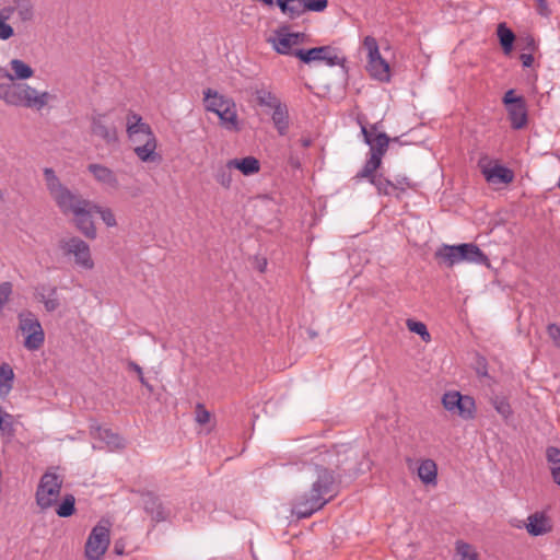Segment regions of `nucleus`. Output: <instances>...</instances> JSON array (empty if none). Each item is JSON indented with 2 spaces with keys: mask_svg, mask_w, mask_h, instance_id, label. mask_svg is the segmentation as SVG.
Segmentation results:
<instances>
[{
  "mask_svg": "<svg viewBox=\"0 0 560 560\" xmlns=\"http://www.w3.org/2000/svg\"><path fill=\"white\" fill-rule=\"evenodd\" d=\"M230 161L234 170H238L245 176L257 174L260 171V163L255 156L232 159Z\"/></svg>",
  "mask_w": 560,
  "mask_h": 560,
  "instance_id": "31",
  "label": "nucleus"
},
{
  "mask_svg": "<svg viewBox=\"0 0 560 560\" xmlns=\"http://www.w3.org/2000/svg\"><path fill=\"white\" fill-rule=\"evenodd\" d=\"M75 512V498L72 494L63 497L62 501L58 504L56 513L59 517H69Z\"/></svg>",
  "mask_w": 560,
  "mask_h": 560,
  "instance_id": "40",
  "label": "nucleus"
},
{
  "mask_svg": "<svg viewBox=\"0 0 560 560\" xmlns=\"http://www.w3.org/2000/svg\"><path fill=\"white\" fill-rule=\"evenodd\" d=\"M305 11L322 12L327 8V0H301Z\"/></svg>",
  "mask_w": 560,
  "mask_h": 560,
  "instance_id": "45",
  "label": "nucleus"
},
{
  "mask_svg": "<svg viewBox=\"0 0 560 560\" xmlns=\"http://www.w3.org/2000/svg\"><path fill=\"white\" fill-rule=\"evenodd\" d=\"M266 265H267V262H266V261H264V264H262V265H260L259 270H260L261 272L265 270Z\"/></svg>",
  "mask_w": 560,
  "mask_h": 560,
  "instance_id": "57",
  "label": "nucleus"
},
{
  "mask_svg": "<svg viewBox=\"0 0 560 560\" xmlns=\"http://www.w3.org/2000/svg\"><path fill=\"white\" fill-rule=\"evenodd\" d=\"M407 328L421 337V339L425 342H429L431 336L428 331L427 326L422 322H418L415 319H407L406 322Z\"/></svg>",
  "mask_w": 560,
  "mask_h": 560,
  "instance_id": "42",
  "label": "nucleus"
},
{
  "mask_svg": "<svg viewBox=\"0 0 560 560\" xmlns=\"http://www.w3.org/2000/svg\"><path fill=\"white\" fill-rule=\"evenodd\" d=\"M459 254V262L488 265L489 258L487 255L474 243H463L457 245Z\"/></svg>",
  "mask_w": 560,
  "mask_h": 560,
  "instance_id": "20",
  "label": "nucleus"
},
{
  "mask_svg": "<svg viewBox=\"0 0 560 560\" xmlns=\"http://www.w3.org/2000/svg\"><path fill=\"white\" fill-rule=\"evenodd\" d=\"M444 409L457 415L463 420H471L476 416V401L469 395H462L457 390H448L442 396Z\"/></svg>",
  "mask_w": 560,
  "mask_h": 560,
  "instance_id": "9",
  "label": "nucleus"
},
{
  "mask_svg": "<svg viewBox=\"0 0 560 560\" xmlns=\"http://www.w3.org/2000/svg\"><path fill=\"white\" fill-rule=\"evenodd\" d=\"M294 56L306 65L316 62L334 67L340 62V59L336 54V49L330 46H320L310 49H296Z\"/></svg>",
  "mask_w": 560,
  "mask_h": 560,
  "instance_id": "14",
  "label": "nucleus"
},
{
  "mask_svg": "<svg viewBox=\"0 0 560 560\" xmlns=\"http://www.w3.org/2000/svg\"><path fill=\"white\" fill-rule=\"evenodd\" d=\"M12 416L8 412H3L0 416V432L7 433L9 435L13 434V424H12Z\"/></svg>",
  "mask_w": 560,
  "mask_h": 560,
  "instance_id": "48",
  "label": "nucleus"
},
{
  "mask_svg": "<svg viewBox=\"0 0 560 560\" xmlns=\"http://www.w3.org/2000/svg\"><path fill=\"white\" fill-rule=\"evenodd\" d=\"M271 121L280 136H285L290 129L289 108L285 103H281L271 109Z\"/></svg>",
  "mask_w": 560,
  "mask_h": 560,
  "instance_id": "25",
  "label": "nucleus"
},
{
  "mask_svg": "<svg viewBox=\"0 0 560 560\" xmlns=\"http://www.w3.org/2000/svg\"><path fill=\"white\" fill-rule=\"evenodd\" d=\"M211 415L210 412L205 408L202 404H197L196 406V421L199 424H206L210 421Z\"/></svg>",
  "mask_w": 560,
  "mask_h": 560,
  "instance_id": "50",
  "label": "nucleus"
},
{
  "mask_svg": "<svg viewBox=\"0 0 560 560\" xmlns=\"http://www.w3.org/2000/svg\"><path fill=\"white\" fill-rule=\"evenodd\" d=\"M14 371L12 366L3 362L0 365V398L4 399L8 397L13 388L14 383Z\"/></svg>",
  "mask_w": 560,
  "mask_h": 560,
  "instance_id": "29",
  "label": "nucleus"
},
{
  "mask_svg": "<svg viewBox=\"0 0 560 560\" xmlns=\"http://www.w3.org/2000/svg\"><path fill=\"white\" fill-rule=\"evenodd\" d=\"M277 4L290 18H296L305 11L301 0H277Z\"/></svg>",
  "mask_w": 560,
  "mask_h": 560,
  "instance_id": "38",
  "label": "nucleus"
},
{
  "mask_svg": "<svg viewBox=\"0 0 560 560\" xmlns=\"http://www.w3.org/2000/svg\"><path fill=\"white\" fill-rule=\"evenodd\" d=\"M233 165L229 160L226 163L218 164L214 172V180L224 189H230L233 183Z\"/></svg>",
  "mask_w": 560,
  "mask_h": 560,
  "instance_id": "30",
  "label": "nucleus"
},
{
  "mask_svg": "<svg viewBox=\"0 0 560 560\" xmlns=\"http://www.w3.org/2000/svg\"><path fill=\"white\" fill-rule=\"evenodd\" d=\"M44 177L50 196L65 215H71L79 208L89 206L88 199L72 192L60 183L52 168L46 167Z\"/></svg>",
  "mask_w": 560,
  "mask_h": 560,
  "instance_id": "4",
  "label": "nucleus"
},
{
  "mask_svg": "<svg viewBox=\"0 0 560 560\" xmlns=\"http://www.w3.org/2000/svg\"><path fill=\"white\" fill-rule=\"evenodd\" d=\"M4 411L2 410V408L0 407V416L3 413Z\"/></svg>",
  "mask_w": 560,
  "mask_h": 560,
  "instance_id": "58",
  "label": "nucleus"
},
{
  "mask_svg": "<svg viewBox=\"0 0 560 560\" xmlns=\"http://www.w3.org/2000/svg\"><path fill=\"white\" fill-rule=\"evenodd\" d=\"M361 133L364 137L365 143L370 145V154H375L382 159L389 143L387 135L381 132L373 136L372 130H369L363 124H361Z\"/></svg>",
  "mask_w": 560,
  "mask_h": 560,
  "instance_id": "19",
  "label": "nucleus"
},
{
  "mask_svg": "<svg viewBox=\"0 0 560 560\" xmlns=\"http://www.w3.org/2000/svg\"><path fill=\"white\" fill-rule=\"evenodd\" d=\"M482 174L492 184H510L514 179L513 172L499 164L483 166Z\"/></svg>",
  "mask_w": 560,
  "mask_h": 560,
  "instance_id": "23",
  "label": "nucleus"
},
{
  "mask_svg": "<svg viewBox=\"0 0 560 560\" xmlns=\"http://www.w3.org/2000/svg\"><path fill=\"white\" fill-rule=\"evenodd\" d=\"M110 544V530L108 524L95 525L85 542L84 553L89 560H101Z\"/></svg>",
  "mask_w": 560,
  "mask_h": 560,
  "instance_id": "11",
  "label": "nucleus"
},
{
  "mask_svg": "<svg viewBox=\"0 0 560 560\" xmlns=\"http://www.w3.org/2000/svg\"><path fill=\"white\" fill-rule=\"evenodd\" d=\"M457 245H447L443 244L435 252V258L440 264L451 268L459 262V254H458Z\"/></svg>",
  "mask_w": 560,
  "mask_h": 560,
  "instance_id": "27",
  "label": "nucleus"
},
{
  "mask_svg": "<svg viewBox=\"0 0 560 560\" xmlns=\"http://www.w3.org/2000/svg\"><path fill=\"white\" fill-rule=\"evenodd\" d=\"M300 143H301V145H302L303 148H308V147H311V145H312L313 141H312V139H311V138H308V137H304V138H301V139H300Z\"/></svg>",
  "mask_w": 560,
  "mask_h": 560,
  "instance_id": "55",
  "label": "nucleus"
},
{
  "mask_svg": "<svg viewBox=\"0 0 560 560\" xmlns=\"http://www.w3.org/2000/svg\"><path fill=\"white\" fill-rule=\"evenodd\" d=\"M203 104L207 112L214 113L219 117L220 126L226 131L238 132L242 129L236 104L231 97L207 89L203 91Z\"/></svg>",
  "mask_w": 560,
  "mask_h": 560,
  "instance_id": "3",
  "label": "nucleus"
},
{
  "mask_svg": "<svg viewBox=\"0 0 560 560\" xmlns=\"http://www.w3.org/2000/svg\"><path fill=\"white\" fill-rule=\"evenodd\" d=\"M60 248L66 255L74 257V262L82 269L91 270L94 261L91 256L90 246L79 237H70L60 242Z\"/></svg>",
  "mask_w": 560,
  "mask_h": 560,
  "instance_id": "13",
  "label": "nucleus"
},
{
  "mask_svg": "<svg viewBox=\"0 0 560 560\" xmlns=\"http://www.w3.org/2000/svg\"><path fill=\"white\" fill-rule=\"evenodd\" d=\"M418 477L425 485H435L438 477V466L432 459H423L418 467Z\"/></svg>",
  "mask_w": 560,
  "mask_h": 560,
  "instance_id": "32",
  "label": "nucleus"
},
{
  "mask_svg": "<svg viewBox=\"0 0 560 560\" xmlns=\"http://www.w3.org/2000/svg\"><path fill=\"white\" fill-rule=\"evenodd\" d=\"M13 98V83H0V101H3L7 105H12Z\"/></svg>",
  "mask_w": 560,
  "mask_h": 560,
  "instance_id": "46",
  "label": "nucleus"
},
{
  "mask_svg": "<svg viewBox=\"0 0 560 560\" xmlns=\"http://www.w3.org/2000/svg\"><path fill=\"white\" fill-rule=\"evenodd\" d=\"M128 368H129L130 370L135 371V372L138 374V376H141L142 369H141V366H140L139 364H137V363H136V362H133V361H130V362L128 363Z\"/></svg>",
  "mask_w": 560,
  "mask_h": 560,
  "instance_id": "53",
  "label": "nucleus"
},
{
  "mask_svg": "<svg viewBox=\"0 0 560 560\" xmlns=\"http://www.w3.org/2000/svg\"><path fill=\"white\" fill-rule=\"evenodd\" d=\"M520 59L522 61L523 67L529 68L533 66L534 57L530 52L529 54H521Z\"/></svg>",
  "mask_w": 560,
  "mask_h": 560,
  "instance_id": "51",
  "label": "nucleus"
},
{
  "mask_svg": "<svg viewBox=\"0 0 560 560\" xmlns=\"http://www.w3.org/2000/svg\"><path fill=\"white\" fill-rule=\"evenodd\" d=\"M526 40H527V49L534 50L536 47L535 40L532 37H527Z\"/></svg>",
  "mask_w": 560,
  "mask_h": 560,
  "instance_id": "56",
  "label": "nucleus"
},
{
  "mask_svg": "<svg viewBox=\"0 0 560 560\" xmlns=\"http://www.w3.org/2000/svg\"><path fill=\"white\" fill-rule=\"evenodd\" d=\"M143 505L145 512L149 513L155 522H161L166 518V514L156 497L147 494L143 499Z\"/></svg>",
  "mask_w": 560,
  "mask_h": 560,
  "instance_id": "35",
  "label": "nucleus"
},
{
  "mask_svg": "<svg viewBox=\"0 0 560 560\" xmlns=\"http://www.w3.org/2000/svg\"><path fill=\"white\" fill-rule=\"evenodd\" d=\"M254 95L259 106L268 107L270 110L282 103L281 100L272 91L264 86L256 88Z\"/></svg>",
  "mask_w": 560,
  "mask_h": 560,
  "instance_id": "33",
  "label": "nucleus"
},
{
  "mask_svg": "<svg viewBox=\"0 0 560 560\" xmlns=\"http://www.w3.org/2000/svg\"><path fill=\"white\" fill-rule=\"evenodd\" d=\"M382 164V159L376 156L375 154H370V158L363 165L362 170L355 175V179H368L370 183L373 180V177H377L376 171L380 168Z\"/></svg>",
  "mask_w": 560,
  "mask_h": 560,
  "instance_id": "34",
  "label": "nucleus"
},
{
  "mask_svg": "<svg viewBox=\"0 0 560 560\" xmlns=\"http://www.w3.org/2000/svg\"><path fill=\"white\" fill-rule=\"evenodd\" d=\"M304 33H291L288 27H281L275 32V35L269 39L275 50L281 55H292L296 49L294 46L304 42Z\"/></svg>",
  "mask_w": 560,
  "mask_h": 560,
  "instance_id": "15",
  "label": "nucleus"
},
{
  "mask_svg": "<svg viewBox=\"0 0 560 560\" xmlns=\"http://www.w3.org/2000/svg\"><path fill=\"white\" fill-rule=\"evenodd\" d=\"M340 465L335 448L319 450L312 457L310 469L316 475L308 492L296 497L292 504V514L306 518L323 509L336 494V469Z\"/></svg>",
  "mask_w": 560,
  "mask_h": 560,
  "instance_id": "1",
  "label": "nucleus"
},
{
  "mask_svg": "<svg viewBox=\"0 0 560 560\" xmlns=\"http://www.w3.org/2000/svg\"><path fill=\"white\" fill-rule=\"evenodd\" d=\"M91 133L107 145L117 144L119 138L113 112H94L91 116Z\"/></svg>",
  "mask_w": 560,
  "mask_h": 560,
  "instance_id": "10",
  "label": "nucleus"
},
{
  "mask_svg": "<svg viewBox=\"0 0 560 560\" xmlns=\"http://www.w3.org/2000/svg\"><path fill=\"white\" fill-rule=\"evenodd\" d=\"M12 10V16L16 15V21L21 24L33 22L35 18V8L32 0H12V3L4 5Z\"/></svg>",
  "mask_w": 560,
  "mask_h": 560,
  "instance_id": "22",
  "label": "nucleus"
},
{
  "mask_svg": "<svg viewBox=\"0 0 560 560\" xmlns=\"http://www.w3.org/2000/svg\"><path fill=\"white\" fill-rule=\"evenodd\" d=\"M502 103L508 112L509 120L513 129H523L528 122L527 106L523 96H517L513 89L506 91Z\"/></svg>",
  "mask_w": 560,
  "mask_h": 560,
  "instance_id": "12",
  "label": "nucleus"
},
{
  "mask_svg": "<svg viewBox=\"0 0 560 560\" xmlns=\"http://www.w3.org/2000/svg\"><path fill=\"white\" fill-rule=\"evenodd\" d=\"M139 381L140 383L148 388V390L151 393L153 392V387L151 384L148 383V381L145 380V377L143 376V373H141V376H139Z\"/></svg>",
  "mask_w": 560,
  "mask_h": 560,
  "instance_id": "54",
  "label": "nucleus"
},
{
  "mask_svg": "<svg viewBox=\"0 0 560 560\" xmlns=\"http://www.w3.org/2000/svg\"><path fill=\"white\" fill-rule=\"evenodd\" d=\"M95 213L100 214L101 219L106 224V226L114 228L117 225L115 213L110 208L101 207L95 203Z\"/></svg>",
  "mask_w": 560,
  "mask_h": 560,
  "instance_id": "43",
  "label": "nucleus"
},
{
  "mask_svg": "<svg viewBox=\"0 0 560 560\" xmlns=\"http://www.w3.org/2000/svg\"><path fill=\"white\" fill-rule=\"evenodd\" d=\"M452 560H480V553L474 545L458 539L454 544Z\"/></svg>",
  "mask_w": 560,
  "mask_h": 560,
  "instance_id": "28",
  "label": "nucleus"
},
{
  "mask_svg": "<svg viewBox=\"0 0 560 560\" xmlns=\"http://www.w3.org/2000/svg\"><path fill=\"white\" fill-rule=\"evenodd\" d=\"M547 334L556 348H560V326L557 324H549L547 326Z\"/></svg>",
  "mask_w": 560,
  "mask_h": 560,
  "instance_id": "49",
  "label": "nucleus"
},
{
  "mask_svg": "<svg viewBox=\"0 0 560 560\" xmlns=\"http://www.w3.org/2000/svg\"><path fill=\"white\" fill-rule=\"evenodd\" d=\"M492 406L504 420H509L513 415L511 405L505 397H494L492 399Z\"/></svg>",
  "mask_w": 560,
  "mask_h": 560,
  "instance_id": "41",
  "label": "nucleus"
},
{
  "mask_svg": "<svg viewBox=\"0 0 560 560\" xmlns=\"http://www.w3.org/2000/svg\"><path fill=\"white\" fill-rule=\"evenodd\" d=\"M126 133L135 144L133 152L141 162H156L161 159L156 153L158 139L151 126L132 110L126 116Z\"/></svg>",
  "mask_w": 560,
  "mask_h": 560,
  "instance_id": "2",
  "label": "nucleus"
},
{
  "mask_svg": "<svg viewBox=\"0 0 560 560\" xmlns=\"http://www.w3.org/2000/svg\"><path fill=\"white\" fill-rule=\"evenodd\" d=\"M88 171L93 175L94 179L113 189L118 188L119 182L118 178L113 170L109 167L98 164V163H92L88 166Z\"/></svg>",
  "mask_w": 560,
  "mask_h": 560,
  "instance_id": "21",
  "label": "nucleus"
},
{
  "mask_svg": "<svg viewBox=\"0 0 560 560\" xmlns=\"http://www.w3.org/2000/svg\"><path fill=\"white\" fill-rule=\"evenodd\" d=\"M62 477L55 471H46L37 486L35 499L42 511H46L57 504L62 488Z\"/></svg>",
  "mask_w": 560,
  "mask_h": 560,
  "instance_id": "6",
  "label": "nucleus"
},
{
  "mask_svg": "<svg viewBox=\"0 0 560 560\" xmlns=\"http://www.w3.org/2000/svg\"><path fill=\"white\" fill-rule=\"evenodd\" d=\"M546 458L550 467L560 466V448L555 446L547 447Z\"/></svg>",
  "mask_w": 560,
  "mask_h": 560,
  "instance_id": "47",
  "label": "nucleus"
},
{
  "mask_svg": "<svg viewBox=\"0 0 560 560\" xmlns=\"http://www.w3.org/2000/svg\"><path fill=\"white\" fill-rule=\"evenodd\" d=\"M54 101H56V95L48 91H38L34 86L24 82L13 83V98L11 106L25 107L40 112Z\"/></svg>",
  "mask_w": 560,
  "mask_h": 560,
  "instance_id": "5",
  "label": "nucleus"
},
{
  "mask_svg": "<svg viewBox=\"0 0 560 560\" xmlns=\"http://www.w3.org/2000/svg\"><path fill=\"white\" fill-rule=\"evenodd\" d=\"M90 429L92 436L104 442L110 450L124 447V440L112 430L94 424H92Z\"/></svg>",
  "mask_w": 560,
  "mask_h": 560,
  "instance_id": "26",
  "label": "nucleus"
},
{
  "mask_svg": "<svg viewBox=\"0 0 560 560\" xmlns=\"http://www.w3.org/2000/svg\"><path fill=\"white\" fill-rule=\"evenodd\" d=\"M497 35L505 55H509L513 49V43L515 40L514 33L506 27L505 23H500L497 28Z\"/></svg>",
  "mask_w": 560,
  "mask_h": 560,
  "instance_id": "36",
  "label": "nucleus"
},
{
  "mask_svg": "<svg viewBox=\"0 0 560 560\" xmlns=\"http://www.w3.org/2000/svg\"><path fill=\"white\" fill-rule=\"evenodd\" d=\"M12 18L10 8L0 9V40H8L14 35V28L8 23Z\"/></svg>",
  "mask_w": 560,
  "mask_h": 560,
  "instance_id": "37",
  "label": "nucleus"
},
{
  "mask_svg": "<svg viewBox=\"0 0 560 560\" xmlns=\"http://www.w3.org/2000/svg\"><path fill=\"white\" fill-rule=\"evenodd\" d=\"M371 184L376 188L380 195H395L393 180H389L383 174H378L377 177H373Z\"/></svg>",
  "mask_w": 560,
  "mask_h": 560,
  "instance_id": "39",
  "label": "nucleus"
},
{
  "mask_svg": "<svg viewBox=\"0 0 560 560\" xmlns=\"http://www.w3.org/2000/svg\"><path fill=\"white\" fill-rule=\"evenodd\" d=\"M95 213V203L89 200L88 207L79 208L71 215L75 228L88 238L94 240L97 235L96 228L92 219Z\"/></svg>",
  "mask_w": 560,
  "mask_h": 560,
  "instance_id": "17",
  "label": "nucleus"
},
{
  "mask_svg": "<svg viewBox=\"0 0 560 560\" xmlns=\"http://www.w3.org/2000/svg\"><path fill=\"white\" fill-rule=\"evenodd\" d=\"M363 48L366 51V71L369 74L381 82L390 80V67L381 56L377 40L373 36H365Z\"/></svg>",
  "mask_w": 560,
  "mask_h": 560,
  "instance_id": "7",
  "label": "nucleus"
},
{
  "mask_svg": "<svg viewBox=\"0 0 560 560\" xmlns=\"http://www.w3.org/2000/svg\"><path fill=\"white\" fill-rule=\"evenodd\" d=\"M18 318L19 329L24 336V347L30 351L42 348L45 341V332L36 315L27 311L20 313Z\"/></svg>",
  "mask_w": 560,
  "mask_h": 560,
  "instance_id": "8",
  "label": "nucleus"
},
{
  "mask_svg": "<svg viewBox=\"0 0 560 560\" xmlns=\"http://www.w3.org/2000/svg\"><path fill=\"white\" fill-rule=\"evenodd\" d=\"M2 77L8 79L11 83L15 81H25L34 75V69L21 59H11L7 68L0 69Z\"/></svg>",
  "mask_w": 560,
  "mask_h": 560,
  "instance_id": "18",
  "label": "nucleus"
},
{
  "mask_svg": "<svg viewBox=\"0 0 560 560\" xmlns=\"http://www.w3.org/2000/svg\"><path fill=\"white\" fill-rule=\"evenodd\" d=\"M553 481L560 487V466L550 467Z\"/></svg>",
  "mask_w": 560,
  "mask_h": 560,
  "instance_id": "52",
  "label": "nucleus"
},
{
  "mask_svg": "<svg viewBox=\"0 0 560 560\" xmlns=\"http://www.w3.org/2000/svg\"><path fill=\"white\" fill-rule=\"evenodd\" d=\"M517 528H525L533 537L544 536L552 532L553 523L545 511H536L529 514L526 521L515 525Z\"/></svg>",
  "mask_w": 560,
  "mask_h": 560,
  "instance_id": "16",
  "label": "nucleus"
},
{
  "mask_svg": "<svg viewBox=\"0 0 560 560\" xmlns=\"http://www.w3.org/2000/svg\"><path fill=\"white\" fill-rule=\"evenodd\" d=\"M393 184H394L396 197H399V195L401 192H405L407 189L412 188V184H411L410 179L405 175L396 176Z\"/></svg>",
  "mask_w": 560,
  "mask_h": 560,
  "instance_id": "44",
  "label": "nucleus"
},
{
  "mask_svg": "<svg viewBox=\"0 0 560 560\" xmlns=\"http://www.w3.org/2000/svg\"><path fill=\"white\" fill-rule=\"evenodd\" d=\"M35 296L44 304L47 312H54L60 306L56 287L39 284L35 289Z\"/></svg>",
  "mask_w": 560,
  "mask_h": 560,
  "instance_id": "24",
  "label": "nucleus"
}]
</instances>
